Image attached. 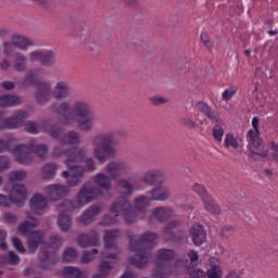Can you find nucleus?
<instances>
[{
    "mask_svg": "<svg viewBox=\"0 0 278 278\" xmlns=\"http://www.w3.org/2000/svg\"><path fill=\"white\" fill-rule=\"evenodd\" d=\"M157 240V233L148 231L141 236H132L129 239V247L132 253H136L130 257V264L135 268H147L149 260H151V249Z\"/></svg>",
    "mask_w": 278,
    "mask_h": 278,
    "instance_id": "nucleus-3",
    "label": "nucleus"
},
{
    "mask_svg": "<svg viewBox=\"0 0 278 278\" xmlns=\"http://www.w3.org/2000/svg\"><path fill=\"white\" fill-rule=\"evenodd\" d=\"M64 242V238L60 235H52L49 237L48 241L46 242V251L42 252L41 262L42 264H53L55 262V251L62 247ZM51 250L49 252L47 250Z\"/></svg>",
    "mask_w": 278,
    "mask_h": 278,
    "instance_id": "nucleus-15",
    "label": "nucleus"
},
{
    "mask_svg": "<svg viewBox=\"0 0 278 278\" xmlns=\"http://www.w3.org/2000/svg\"><path fill=\"white\" fill-rule=\"evenodd\" d=\"M152 216L155 220H159V223H166L168 218H173V216H175V213L170 207L159 206L152 211Z\"/></svg>",
    "mask_w": 278,
    "mask_h": 278,
    "instance_id": "nucleus-27",
    "label": "nucleus"
},
{
    "mask_svg": "<svg viewBox=\"0 0 278 278\" xmlns=\"http://www.w3.org/2000/svg\"><path fill=\"white\" fill-rule=\"evenodd\" d=\"M236 92H238V86H231L223 92L222 97L224 101H230L231 98L236 96Z\"/></svg>",
    "mask_w": 278,
    "mask_h": 278,
    "instance_id": "nucleus-52",
    "label": "nucleus"
},
{
    "mask_svg": "<svg viewBox=\"0 0 278 278\" xmlns=\"http://www.w3.org/2000/svg\"><path fill=\"white\" fill-rule=\"evenodd\" d=\"M2 51L4 55H12L14 51H16V45L14 43V39H11V41H4L2 43Z\"/></svg>",
    "mask_w": 278,
    "mask_h": 278,
    "instance_id": "nucleus-43",
    "label": "nucleus"
},
{
    "mask_svg": "<svg viewBox=\"0 0 278 278\" xmlns=\"http://www.w3.org/2000/svg\"><path fill=\"white\" fill-rule=\"evenodd\" d=\"M81 42L86 47L87 51L92 53V51L97 49V35L93 31H89L84 35Z\"/></svg>",
    "mask_w": 278,
    "mask_h": 278,
    "instance_id": "nucleus-33",
    "label": "nucleus"
},
{
    "mask_svg": "<svg viewBox=\"0 0 278 278\" xmlns=\"http://www.w3.org/2000/svg\"><path fill=\"white\" fill-rule=\"evenodd\" d=\"M195 105L198 108V112H201V114L208 118L211 123H220V121H223V118H220V113H218V111L214 110L207 103L199 101Z\"/></svg>",
    "mask_w": 278,
    "mask_h": 278,
    "instance_id": "nucleus-21",
    "label": "nucleus"
},
{
    "mask_svg": "<svg viewBox=\"0 0 278 278\" xmlns=\"http://www.w3.org/2000/svg\"><path fill=\"white\" fill-rule=\"evenodd\" d=\"M52 154L55 157H61V155H65V166H67L70 172L64 170L62 173V177L64 179H67V186L70 188H77V186L81 184V179L84 178V166L77 164H79V162H83L84 157L88 155V148L74 147L73 149L64 150V148L62 147H54Z\"/></svg>",
    "mask_w": 278,
    "mask_h": 278,
    "instance_id": "nucleus-2",
    "label": "nucleus"
},
{
    "mask_svg": "<svg viewBox=\"0 0 278 278\" xmlns=\"http://www.w3.org/2000/svg\"><path fill=\"white\" fill-rule=\"evenodd\" d=\"M201 41L203 42L204 47H206V49H212L214 47V41H212L210 35H207L206 31L201 34Z\"/></svg>",
    "mask_w": 278,
    "mask_h": 278,
    "instance_id": "nucleus-56",
    "label": "nucleus"
},
{
    "mask_svg": "<svg viewBox=\"0 0 278 278\" xmlns=\"http://www.w3.org/2000/svg\"><path fill=\"white\" fill-rule=\"evenodd\" d=\"M116 131L100 132L92 137L91 146L93 147V157L99 164H105L110 157L116 155Z\"/></svg>",
    "mask_w": 278,
    "mask_h": 278,
    "instance_id": "nucleus-6",
    "label": "nucleus"
},
{
    "mask_svg": "<svg viewBox=\"0 0 278 278\" xmlns=\"http://www.w3.org/2000/svg\"><path fill=\"white\" fill-rule=\"evenodd\" d=\"M99 253V250L92 249L91 251H85L81 255L80 262L81 264H90L92 260H94V255Z\"/></svg>",
    "mask_w": 278,
    "mask_h": 278,
    "instance_id": "nucleus-45",
    "label": "nucleus"
},
{
    "mask_svg": "<svg viewBox=\"0 0 278 278\" xmlns=\"http://www.w3.org/2000/svg\"><path fill=\"white\" fill-rule=\"evenodd\" d=\"M98 197H103V190L94 186L92 181L85 182L76 194L75 210H81V207H85V205H88V203H92V201H94V199Z\"/></svg>",
    "mask_w": 278,
    "mask_h": 278,
    "instance_id": "nucleus-10",
    "label": "nucleus"
},
{
    "mask_svg": "<svg viewBox=\"0 0 278 278\" xmlns=\"http://www.w3.org/2000/svg\"><path fill=\"white\" fill-rule=\"evenodd\" d=\"M248 138H250V140H255V139L260 138V130H257V129L249 130Z\"/></svg>",
    "mask_w": 278,
    "mask_h": 278,
    "instance_id": "nucleus-61",
    "label": "nucleus"
},
{
    "mask_svg": "<svg viewBox=\"0 0 278 278\" xmlns=\"http://www.w3.org/2000/svg\"><path fill=\"white\" fill-rule=\"evenodd\" d=\"M37 5H41V8H47L49 5V0H30Z\"/></svg>",
    "mask_w": 278,
    "mask_h": 278,
    "instance_id": "nucleus-63",
    "label": "nucleus"
},
{
    "mask_svg": "<svg viewBox=\"0 0 278 278\" xmlns=\"http://www.w3.org/2000/svg\"><path fill=\"white\" fill-rule=\"evenodd\" d=\"M202 201L204 203V210L206 212H208L213 216H220V212H223V210L220 208V205H218V203L214 201V198H212V195L204 198V200Z\"/></svg>",
    "mask_w": 278,
    "mask_h": 278,
    "instance_id": "nucleus-29",
    "label": "nucleus"
},
{
    "mask_svg": "<svg viewBox=\"0 0 278 278\" xmlns=\"http://www.w3.org/2000/svg\"><path fill=\"white\" fill-rule=\"evenodd\" d=\"M49 131L51 138H54V140H58V142L60 143L56 147H62L64 151H70V149H73L66 148V146L75 147L77 144H81V135L76 130H70L64 134L62 132V128L58 126H52Z\"/></svg>",
    "mask_w": 278,
    "mask_h": 278,
    "instance_id": "nucleus-11",
    "label": "nucleus"
},
{
    "mask_svg": "<svg viewBox=\"0 0 278 278\" xmlns=\"http://www.w3.org/2000/svg\"><path fill=\"white\" fill-rule=\"evenodd\" d=\"M162 177H164V172L160 169H149L142 175L141 179L143 184H148V186H153L157 184V180L162 179Z\"/></svg>",
    "mask_w": 278,
    "mask_h": 278,
    "instance_id": "nucleus-28",
    "label": "nucleus"
},
{
    "mask_svg": "<svg viewBox=\"0 0 278 278\" xmlns=\"http://www.w3.org/2000/svg\"><path fill=\"white\" fill-rule=\"evenodd\" d=\"M7 262L8 264H11V266H16V264L21 263V257L16 255V253L9 251L7 255Z\"/></svg>",
    "mask_w": 278,
    "mask_h": 278,
    "instance_id": "nucleus-54",
    "label": "nucleus"
},
{
    "mask_svg": "<svg viewBox=\"0 0 278 278\" xmlns=\"http://www.w3.org/2000/svg\"><path fill=\"white\" fill-rule=\"evenodd\" d=\"M34 84H36V72H34V70H29L24 75L21 86H23V88H29V86H34Z\"/></svg>",
    "mask_w": 278,
    "mask_h": 278,
    "instance_id": "nucleus-37",
    "label": "nucleus"
},
{
    "mask_svg": "<svg viewBox=\"0 0 278 278\" xmlns=\"http://www.w3.org/2000/svg\"><path fill=\"white\" fill-rule=\"evenodd\" d=\"M14 68L17 73L27 71V56L23 53H16L14 59Z\"/></svg>",
    "mask_w": 278,
    "mask_h": 278,
    "instance_id": "nucleus-35",
    "label": "nucleus"
},
{
    "mask_svg": "<svg viewBox=\"0 0 278 278\" xmlns=\"http://www.w3.org/2000/svg\"><path fill=\"white\" fill-rule=\"evenodd\" d=\"M103 212V208L99 204H93L89 208H87L79 218V223L88 227V225H92L94 223V218L99 216Z\"/></svg>",
    "mask_w": 278,
    "mask_h": 278,
    "instance_id": "nucleus-22",
    "label": "nucleus"
},
{
    "mask_svg": "<svg viewBox=\"0 0 278 278\" xmlns=\"http://www.w3.org/2000/svg\"><path fill=\"white\" fill-rule=\"evenodd\" d=\"M190 233L195 247H201V244L205 243L207 240V232L205 231V227L201 224H194L190 228Z\"/></svg>",
    "mask_w": 278,
    "mask_h": 278,
    "instance_id": "nucleus-24",
    "label": "nucleus"
},
{
    "mask_svg": "<svg viewBox=\"0 0 278 278\" xmlns=\"http://www.w3.org/2000/svg\"><path fill=\"white\" fill-rule=\"evenodd\" d=\"M11 40H13L15 49H20L21 51H27L34 45L31 40L20 35H13Z\"/></svg>",
    "mask_w": 278,
    "mask_h": 278,
    "instance_id": "nucleus-30",
    "label": "nucleus"
},
{
    "mask_svg": "<svg viewBox=\"0 0 278 278\" xmlns=\"http://www.w3.org/2000/svg\"><path fill=\"white\" fill-rule=\"evenodd\" d=\"M117 220H116V215L110 216V215H105L102 217V219L99 222V225L101 227H112V225H116Z\"/></svg>",
    "mask_w": 278,
    "mask_h": 278,
    "instance_id": "nucleus-51",
    "label": "nucleus"
},
{
    "mask_svg": "<svg viewBox=\"0 0 278 278\" xmlns=\"http://www.w3.org/2000/svg\"><path fill=\"white\" fill-rule=\"evenodd\" d=\"M224 146L226 147V149H230V147L231 149H238V139H236L233 135L227 134L225 137Z\"/></svg>",
    "mask_w": 278,
    "mask_h": 278,
    "instance_id": "nucleus-49",
    "label": "nucleus"
},
{
    "mask_svg": "<svg viewBox=\"0 0 278 278\" xmlns=\"http://www.w3.org/2000/svg\"><path fill=\"white\" fill-rule=\"evenodd\" d=\"M0 68H1L2 71H8V68H10V61L4 59V60L0 63Z\"/></svg>",
    "mask_w": 278,
    "mask_h": 278,
    "instance_id": "nucleus-64",
    "label": "nucleus"
},
{
    "mask_svg": "<svg viewBox=\"0 0 278 278\" xmlns=\"http://www.w3.org/2000/svg\"><path fill=\"white\" fill-rule=\"evenodd\" d=\"M175 257V251L161 249L156 254V267L153 273V277L155 278H168L170 275V266H168L164 262H170Z\"/></svg>",
    "mask_w": 278,
    "mask_h": 278,
    "instance_id": "nucleus-13",
    "label": "nucleus"
},
{
    "mask_svg": "<svg viewBox=\"0 0 278 278\" xmlns=\"http://www.w3.org/2000/svg\"><path fill=\"white\" fill-rule=\"evenodd\" d=\"M2 88L4 90H14L16 88V84L14 81L7 80L2 83Z\"/></svg>",
    "mask_w": 278,
    "mask_h": 278,
    "instance_id": "nucleus-60",
    "label": "nucleus"
},
{
    "mask_svg": "<svg viewBox=\"0 0 278 278\" xmlns=\"http://www.w3.org/2000/svg\"><path fill=\"white\" fill-rule=\"evenodd\" d=\"M213 136L218 142L223 140V136H225V123H223V119H220L219 123H215V126L213 127Z\"/></svg>",
    "mask_w": 278,
    "mask_h": 278,
    "instance_id": "nucleus-38",
    "label": "nucleus"
},
{
    "mask_svg": "<svg viewBox=\"0 0 278 278\" xmlns=\"http://www.w3.org/2000/svg\"><path fill=\"white\" fill-rule=\"evenodd\" d=\"M28 116L29 113L25 111H16L3 121L1 129H18L25 125V119L28 118Z\"/></svg>",
    "mask_w": 278,
    "mask_h": 278,
    "instance_id": "nucleus-18",
    "label": "nucleus"
},
{
    "mask_svg": "<svg viewBox=\"0 0 278 278\" xmlns=\"http://www.w3.org/2000/svg\"><path fill=\"white\" fill-rule=\"evenodd\" d=\"M189 278H206L205 271L203 269L193 270L190 273Z\"/></svg>",
    "mask_w": 278,
    "mask_h": 278,
    "instance_id": "nucleus-59",
    "label": "nucleus"
},
{
    "mask_svg": "<svg viewBox=\"0 0 278 278\" xmlns=\"http://www.w3.org/2000/svg\"><path fill=\"white\" fill-rule=\"evenodd\" d=\"M77 244L81 249H88V247H97L99 244V232L91 230L88 233H81L77 237Z\"/></svg>",
    "mask_w": 278,
    "mask_h": 278,
    "instance_id": "nucleus-23",
    "label": "nucleus"
},
{
    "mask_svg": "<svg viewBox=\"0 0 278 278\" xmlns=\"http://www.w3.org/2000/svg\"><path fill=\"white\" fill-rule=\"evenodd\" d=\"M191 190L193 192H197V194H199V197H200V199H202V201L210 195V193H207V189H205V186L200 185V184H194L191 187Z\"/></svg>",
    "mask_w": 278,
    "mask_h": 278,
    "instance_id": "nucleus-48",
    "label": "nucleus"
},
{
    "mask_svg": "<svg viewBox=\"0 0 278 278\" xmlns=\"http://www.w3.org/2000/svg\"><path fill=\"white\" fill-rule=\"evenodd\" d=\"M15 142L16 141L14 139H0V153H3L4 151H11L14 155V150L16 149V147L14 148Z\"/></svg>",
    "mask_w": 278,
    "mask_h": 278,
    "instance_id": "nucleus-39",
    "label": "nucleus"
},
{
    "mask_svg": "<svg viewBox=\"0 0 278 278\" xmlns=\"http://www.w3.org/2000/svg\"><path fill=\"white\" fill-rule=\"evenodd\" d=\"M51 110L61 116L62 125L71 126L77 123L80 131H92L97 125V116L86 100H76L71 108L68 101L51 105Z\"/></svg>",
    "mask_w": 278,
    "mask_h": 278,
    "instance_id": "nucleus-1",
    "label": "nucleus"
},
{
    "mask_svg": "<svg viewBox=\"0 0 278 278\" xmlns=\"http://www.w3.org/2000/svg\"><path fill=\"white\" fill-rule=\"evenodd\" d=\"M151 105H155L156 108H160V105H164L168 103V98L154 96L149 99Z\"/></svg>",
    "mask_w": 278,
    "mask_h": 278,
    "instance_id": "nucleus-53",
    "label": "nucleus"
},
{
    "mask_svg": "<svg viewBox=\"0 0 278 278\" xmlns=\"http://www.w3.org/2000/svg\"><path fill=\"white\" fill-rule=\"evenodd\" d=\"M45 194L48 201H60L64 197H68V186L66 185H49L45 188Z\"/></svg>",
    "mask_w": 278,
    "mask_h": 278,
    "instance_id": "nucleus-20",
    "label": "nucleus"
},
{
    "mask_svg": "<svg viewBox=\"0 0 278 278\" xmlns=\"http://www.w3.org/2000/svg\"><path fill=\"white\" fill-rule=\"evenodd\" d=\"M111 214L115 215V218L122 216L127 225H134L138 220V213L134 211V206L127 198H118L111 206Z\"/></svg>",
    "mask_w": 278,
    "mask_h": 278,
    "instance_id": "nucleus-9",
    "label": "nucleus"
},
{
    "mask_svg": "<svg viewBox=\"0 0 278 278\" xmlns=\"http://www.w3.org/2000/svg\"><path fill=\"white\" fill-rule=\"evenodd\" d=\"M74 260H77V250L75 248H67L63 253V261L73 262Z\"/></svg>",
    "mask_w": 278,
    "mask_h": 278,
    "instance_id": "nucleus-50",
    "label": "nucleus"
},
{
    "mask_svg": "<svg viewBox=\"0 0 278 278\" xmlns=\"http://www.w3.org/2000/svg\"><path fill=\"white\" fill-rule=\"evenodd\" d=\"M12 244L15 248V250L17 251V253H25V245H23V241H21V239H18L17 237H14L12 239Z\"/></svg>",
    "mask_w": 278,
    "mask_h": 278,
    "instance_id": "nucleus-57",
    "label": "nucleus"
},
{
    "mask_svg": "<svg viewBox=\"0 0 278 278\" xmlns=\"http://www.w3.org/2000/svg\"><path fill=\"white\" fill-rule=\"evenodd\" d=\"M116 186L119 189V194L126 199H127V197H131V194H134V192H136V187L127 178L117 179Z\"/></svg>",
    "mask_w": 278,
    "mask_h": 278,
    "instance_id": "nucleus-26",
    "label": "nucleus"
},
{
    "mask_svg": "<svg viewBox=\"0 0 278 278\" xmlns=\"http://www.w3.org/2000/svg\"><path fill=\"white\" fill-rule=\"evenodd\" d=\"M24 126H25V131H27V134H33V135H36V134H40V126L36 123V122H31V121H28V122H24Z\"/></svg>",
    "mask_w": 278,
    "mask_h": 278,
    "instance_id": "nucleus-47",
    "label": "nucleus"
},
{
    "mask_svg": "<svg viewBox=\"0 0 278 278\" xmlns=\"http://www.w3.org/2000/svg\"><path fill=\"white\" fill-rule=\"evenodd\" d=\"M147 194L150 201H168L172 197L170 190L165 186L155 187L148 191Z\"/></svg>",
    "mask_w": 278,
    "mask_h": 278,
    "instance_id": "nucleus-25",
    "label": "nucleus"
},
{
    "mask_svg": "<svg viewBox=\"0 0 278 278\" xmlns=\"http://www.w3.org/2000/svg\"><path fill=\"white\" fill-rule=\"evenodd\" d=\"M48 152L49 147H47V144H36V141H31L28 146H17L13 151V156L18 164H31V162H34L31 153H36L38 157L45 160Z\"/></svg>",
    "mask_w": 278,
    "mask_h": 278,
    "instance_id": "nucleus-8",
    "label": "nucleus"
},
{
    "mask_svg": "<svg viewBox=\"0 0 278 278\" xmlns=\"http://www.w3.org/2000/svg\"><path fill=\"white\" fill-rule=\"evenodd\" d=\"M30 62H39L41 66L51 68L55 65L56 55L53 50H35L28 54Z\"/></svg>",
    "mask_w": 278,
    "mask_h": 278,
    "instance_id": "nucleus-16",
    "label": "nucleus"
},
{
    "mask_svg": "<svg viewBox=\"0 0 278 278\" xmlns=\"http://www.w3.org/2000/svg\"><path fill=\"white\" fill-rule=\"evenodd\" d=\"M118 230H108L104 236V247L105 249H114L116 247V238L119 236Z\"/></svg>",
    "mask_w": 278,
    "mask_h": 278,
    "instance_id": "nucleus-34",
    "label": "nucleus"
},
{
    "mask_svg": "<svg viewBox=\"0 0 278 278\" xmlns=\"http://www.w3.org/2000/svg\"><path fill=\"white\" fill-rule=\"evenodd\" d=\"M23 179H27V172L25 170H14L9 174L10 181H23Z\"/></svg>",
    "mask_w": 278,
    "mask_h": 278,
    "instance_id": "nucleus-44",
    "label": "nucleus"
},
{
    "mask_svg": "<svg viewBox=\"0 0 278 278\" xmlns=\"http://www.w3.org/2000/svg\"><path fill=\"white\" fill-rule=\"evenodd\" d=\"M149 205H151V198H149V195H139L134 200V208L137 212H147V207H149Z\"/></svg>",
    "mask_w": 278,
    "mask_h": 278,
    "instance_id": "nucleus-32",
    "label": "nucleus"
},
{
    "mask_svg": "<svg viewBox=\"0 0 278 278\" xmlns=\"http://www.w3.org/2000/svg\"><path fill=\"white\" fill-rule=\"evenodd\" d=\"M181 225H184V222L180 219L168 222V224L163 228L164 240H173V242H179V240H184V230H179V237H177V229H179Z\"/></svg>",
    "mask_w": 278,
    "mask_h": 278,
    "instance_id": "nucleus-17",
    "label": "nucleus"
},
{
    "mask_svg": "<svg viewBox=\"0 0 278 278\" xmlns=\"http://www.w3.org/2000/svg\"><path fill=\"white\" fill-rule=\"evenodd\" d=\"M29 207L34 214L42 216L49 210V199L41 193H35L29 201Z\"/></svg>",
    "mask_w": 278,
    "mask_h": 278,
    "instance_id": "nucleus-19",
    "label": "nucleus"
},
{
    "mask_svg": "<svg viewBox=\"0 0 278 278\" xmlns=\"http://www.w3.org/2000/svg\"><path fill=\"white\" fill-rule=\"evenodd\" d=\"M105 173H98L92 177L93 186L100 190L110 192L112 190V179L134 174V165L127 161H112L104 167Z\"/></svg>",
    "mask_w": 278,
    "mask_h": 278,
    "instance_id": "nucleus-4",
    "label": "nucleus"
},
{
    "mask_svg": "<svg viewBox=\"0 0 278 278\" xmlns=\"http://www.w3.org/2000/svg\"><path fill=\"white\" fill-rule=\"evenodd\" d=\"M178 124L180 125V127H186V129L197 128V122H194V119H192L191 117H179Z\"/></svg>",
    "mask_w": 278,
    "mask_h": 278,
    "instance_id": "nucleus-42",
    "label": "nucleus"
},
{
    "mask_svg": "<svg viewBox=\"0 0 278 278\" xmlns=\"http://www.w3.org/2000/svg\"><path fill=\"white\" fill-rule=\"evenodd\" d=\"M27 199V190L23 185H14L9 198L4 194H0V205L1 207H10V204L13 203L17 207L23 206L25 200Z\"/></svg>",
    "mask_w": 278,
    "mask_h": 278,
    "instance_id": "nucleus-14",
    "label": "nucleus"
},
{
    "mask_svg": "<svg viewBox=\"0 0 278 278\" xmlns=\"http://www.w3.org/2000/svg\"><path fill=\"white\" fill-rule=\"evenodd\" d=\"M188 257L191 262H198L199 261V254L195 251H190L188 253Z\"/></svg>",
    "mask_w": 278,
    "mask_h": 278,
    "instance_id": "nucleus-62",
    "label": "nucleus"
},
{
    "mask_svg": "<svg viewBox=\"0 0 278 278\" xmlns=\"http://www.w3.org/2000/svg\"><path fill=\"white\" fill-rule=\"evenodd\" d=\"M27 220L20 224L17 231L22 236H28V251L29 253H36L38 251V247L40 244H45V231L42 230H35L31 231V229H36L40 225V220L31 215V213H26Z\"/></svg>",
    "mask_w": 278,
    "mask_h": 278,
    "instance_id": "nucleus-7",
    "label": "nucleus"
},
{
    "mask_svg": "<svg viewBox=\"0 0 278 278\" xmlns=\"http://www.w3.org/2000/svg\"><path fill=\"white\" fill-rule=\"evenodd\" d=\"M59 212L58 226L60 231L68 233L73 229V217L68 214L75 212V203L71 200H63L59 205Z\"/></svg>",
    "mask_w": 278,
    "mask_h": 278,
    "instance_id": "nucleus-12",
    "label": "nucleus"
},
{
    "mask_svg": "<svg viewBox=\"0 0 278 278\" xmlns=\"http://www.w3.org/2000/svg\"><path fill=\"white\" fill-rule=\"evenodd\" d=\"M35 100L39 105H47L51 101V97L56 101H64L71 97V85L66 80H59L51 89L49 81L39 80L35 85Z\"/></svg>",
    "mask_w": 278,
    "mask_h": 278,
    "instance_id": "nucleus-5",
    "label": "nucleus"
},
{
    "mask_svg": "<svg viewBox=\"0 0 278 278\" xmlns=\"http://www.w3.org/2000/svg\"><path fill=\"white\" fill-rule=\"evenodd\" d=\"M63 277L64 278H81V269L77 267H64Z\"/></svg>",
    "mask_w": 278,
    "mask_h": 278,
    "instance_id": "nucleus-40",
    "label": "nucleus"
},
{
    "mask_svg": "<svg viewBox=\"0 0 278 278\" xmlns=\"http://www.w3.org/2000/svg\"><path fill=\"white\" fill-rule=\"evenodd\" d=\"M99 273L98 275H94L92 278H105L110 273H112V263L108 261H102L99 266Z\"/></svg>",
    "mask_w": 278,
    "mask_h": 278,
    "instance_id": "nucleus-36",
    "label": "nucleus"
},
{
    "mask_svg": "<svg viewBox=\"0 0 278 278\" xmlns=\"http://www.w3.org/2000/svg\"><path fill=\"white\" fill-rule=\"evenodd\" d=\"M10 168V159L5 155H0V170Z\"/></svg>",
    "mask_w": 278,
    "mask_h": 278,
    "instance_id": "nucleus-58",
    "label": "nucleus"
},
{
    "mask_svg": "<svg viewBox=\"0 0 278 278\" xmlns=\"http://www.w3.org/2000/svg\"><path fill=\"white\" fill-rule=\"evenodd\" d=\"M208 278H223V269L218 265H212L206 271Z\"/></svg>",
    "mask_w": 278,
    "mask_h": 278,
    "instance_id": "nucleus-46",
    "label": "nucleus"
},
{
    "mask_svg": "<svg viewBox=\"0 0 278 278\" xmlns=\"http://www.w3.org/2000/svg\"><path fill=\"white\" fill-rule=\"evenodd\" d=\"M233 233H236V228H233L231 225H227L222 228L220 236L222 238H231Z\"/></svg>",
    "mask_w": 278,
    "mask_h": 278,
    "instance_id": "nucleus-55",
    "label": "nucleus"
},
{
    "mask_svg": "<svg viewBox=\"0 0 278 278\" xmlns=\"http://www.w3.org/2000/svg\"><path fill=\"white\" fill-rule=\"evenodd\" d=\"M81 162H84L85 166L84 168V173H94V170H97V163L94 162V159L92 157H87L86 156L83 159V161L79 162V164H81Z\"/></svg>",
    "mask_w": 278,
    "mask_h": 278,
    "instance_id": "nucleus-41",
    "label": "nucleus"
},
{
    "mask_svg": "<svg viewBox=\"0 0 278 278\" xmlns=\"http://www.w3.org/2000/svg\"><path fill=\"white\" fill-rule=\"evenodd\" d=\"M58 173V165L55 163H47L41 168V178L51 180L55 178Z\"/></svg>",
    "mask_w": 278,
    "mask_h": 278,
    "instance_id": "nucleus-31",
    "label": "nucleus"
}]
</instances>
